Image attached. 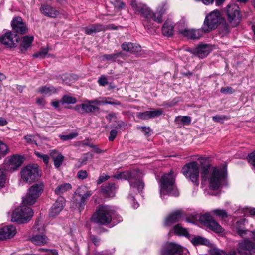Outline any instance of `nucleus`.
I'll return each instance as SVG.
<instances>
[{
    "instance_id": "9b49d317",
    "label": "nucleus",
    "mask_w": 255,
    "mask_h": 255,
    "mask_svg": "<svg viewBox=\"0 0 255 255\" xmlns=\"http://www.w3.org/2000/svg\"><path fill=\"white\" fill-rule=\"evenodd\" d=\"M21 176L25 182L35 181L39 177L38 166L36 165L26 166L21 170Z\"/></svg>"
},
{
    "instance_id": "49530a36",
    "label": "nucleus",
    "mask_w": 255,
    "mask_h": 255,
    "mask_svg": "<svg viewBox=\"0 0 255 255\" xmlns=\"http://www.w3.org/2000/svg\"><path fill=\"white\" fill-rule=\"evenodd\" d=\"M149 112L150 118H154L161 115L163 111L162 109H158L155 110L149 111Z\"/></svg>"
},
{
    "instance_id": "09e8293b",
    "label": "nucleus",
    "mask_w": 255,
    "mask_h": 255,
    "mask_svg": "<svg viewBox=\"0 0 255 255\" xmlns=\"http://www.w3.org/2000/svg\"><path fill=\"white\" fill-rule=\"evenodd\" d=\"M8 153V148L7 146L0 141V154L3 156L6 155Z\"/></svg>"
},
{
    "instance_id": "1a4fd4ad",
    "label": "nucleus",
    "mask_w": 255,
    "mask_h": 255,
    "mask_svg": "<svg viewBox=\"0 0 255 255\" xmlns=\"http://www.w3.org/2000/svg\"><path fill=\"white\" fill-rule=\"evenodd\" d=\"M221 19V13L217 10H213L208 14L202 25L204 32H209L217 28Z\"/></svg>"
},
{
    "instance_id": "72a5a7b5",
    "label": "nucleus",
    "mask_w": 255,
    "mask_h": 255,
    "mask_svg": "<svg viewBox=\"0 0 255 255\" xmlns=\"http://www.w3.org/2000/svg\"><path fill=\"white\" fill-rule=\"evenodd\" d=\"M58 89L54 86H42L38 89V92L43 95H51L56 93Z\"/></svg>"
},
{
    "instance_id": "e433bc0d",
    "label": "nucleus",
    "mask_w": 255,
    "mask_h": 255,
    "mask_svg": "<svg viewBox=\"0 0 255 255\" xmlns=\"http://www.w3.org/2000/svg\"><path fill=\"white\" fill-rule=\"evenodd\" d=\"M191 242L194 245H204L207 246H211V243L209 240L200 236L193 238Z\"/></svg>"
},
{
    "instance_id": "a19ab883",
    "label": "nucleus",
    "mask_w": 255,
    "mask_h": 255,
    "mask_svg": "<svg viewBox=\"0 0 255 255\" xmlns=\"http://www.w3.org/2000/svg\"><path fill=\"white\" fill-rule=\"evenodd\" d=\"M49 49L48 48H41L37 52L33 55L34 58H44L48 54Z\"/></svg>"
},
{
    "instance_id": "79ce46f5",
    "label": "nucleus",
    "mask_w": 255,
    "mask_h": 255,
    "mask_svg": "<svg viewBox=\"0 0 255 255\" xmlns=\"http://www.w3.org/2000/svg\"><path fill=\"white\" fill-rule=\"evenodd\" d=\"M212 213L222 219H224L228 217V213L225 210L219 209H215L212 211Z\"/></svg>"
},
{
    "instance_id": "6ab92c4d",
    "label": "nucleus",
    "mask_w": 255,
    "mask_h": 255,
    "mask_svg": "<svg viewBox=\"0 0 255 255\" xmlns=\"http://www.w3.org/2000/svg\"><path fill=\"white\" fill-rule=\"evenodd\" d=\"M130 5L135 14H141L143 16L151 11L146 5L138 2L136 0H132Z\"/></svg>"
},
{
    "instance_id": "de8ad7c7",
    "label": "nucleus",
    "mask_w": 255,
    "mask_h": 255,
    "mask_svg": "<svg viewBox=\"0 0 255 255\" xmlns=\"http://www.w3.org/2000/svg\"><path fill=\"white\" fill-rule=\"evenodd\" d=\"M175 120L181 121L185 125H189L191 122V119L189 116H178L176 118Z\"/></svg>"
},
{
    "instance_id": "8fccbe9b",
    "label": "nucleus",
    "mask_w": 255,
    "mask_h": 255,
    "mask_svg": "<svg viewBox=\"0 0 255 255\" xmlns=\"http://www.w3.org/2000/svg\"><path fill=\"white\" fill-rule=\"evenodd\" d=\"M136 116L142 120H147L150 119L149 111L144 112H138L136 113Z\"/></svg>"
},
{
    "instance_id": "20e7f679",
    "label": "nucleus",
    "mask_w": 255,
    "mask_h": 255,
    "mask_svg": "<svg viewBox=\"0 0 255 255\" xmlns=\"http://www.w3.org/2000/svg\"><path fill=\"white\" fill-rule=\"evenodd\" d=\"M160 192L161 198L165 194L177 196L178 191L175 185V176L172 171L165 174L160 181Z\"/></svg>"
},
{
    "instance_id": "69168bd1",
    "label": "nucleus",
    "mask_w": 255,
    "mask_h": 255,
    "mask_svg": "<svg viewBox=\"0 0 255 255\" xmlns=\"http://www.w3.org/2000/svg\"><path fill=\"white\" fill-rule=\"evenodd\" d=\"M71 76L69 74H64L62 76L63 81L66 84H70L72 81L71 80Z\"/></svg>"
},
{
    "instance_id": "f8f14e48",
    "label": "nucleus",
    "mask_w": 255,
    "mask_h": 255,
    "mask_svg": "<svg viewBox=\"0 0 255 255\" xmlns=\"http://www.w3.org/2000/svg\"><path fill=\"white\" fill-rule=\"evenodd\" d=\"M237 250L240 255H255V244L249 240H243L240 242Z\"/></svg>"
},
{
    "instance_id": "052dcab7",
    "label": "nucleus",
    "mask_w": 255,
    "mask_h": 255,
    "mask_svg": "<svg viewBox=\"0 0 255 255\" xmlns=\"http://www.w3.org/2000/svg\"><path fill=\"white\" fill-rule=\"evenodd\" d=\"M220 91L223 94H232L234 92V90L231 87H226L222 88Z\"/></svg>"
},
{
    "instance_id": "bf43d9fd",
    "label": "nucleus",
    "mask_w": 255,
    "mask_h": 255,
    "mask_svg": "<svg viewBox=\"0 0 255 255\" xmlns=\"http://www.w3.org/2000/svg\"><path fill=\"white\" fill-rule=\"evenodd\" d=\"M87 176V172L86 170H81L77 173L78 178L82 180L86 179Z\"/></svg>"
},
{
    "instance_id": "9d476101",
    "label": "nucleus",
    "mask_w": 255,
    "mask_h": 255,
    "mask_svg": "<svg viewBox=\"0 0 255 255\" xmlns=\"http://www.w3.org/2000/svg\"><path fill=\"white\" fill-rule=\"evenodd\" d=\"M199 221L202 224L216 233H222L224 231V229L208 213L199 216Z\"/></svg>"
},
{
    "instance_id": "338daca9",
    "label": "nucleus",
    "mask_w": 255,
    "mask_h": 255,
    "mask_svg": "<svg viewBox=\"0 0 255 255\" xmlns=\"http://www.w3.org/2000/svg\"><path fill=\"white\" fill-rule=\"evenodd\" d=\"M110 178V176H107V175H102L101 176L99 177L98 181H97V183L98 184H101L102 183H103V182L105 181L106 180H107L108 179H109Z\"/></svg>"
},
{
    "instance_id": "473e14b6",
    "label": "nucleus",
    "mask_w": 255,
    "mask_h": 255,
    "mask_svg": "<svg viewBox=\"0 0 255 255\" xmlns=\"http://www.w3.org/2000/svg\"><path fill=\"white\" fill-rule=\"evenodd\" d=\"M86 34L92 35L105 30V27L101 24H93L84 28Z\"/></svg>"
},
{
    "instance_id": "b1692460",
    "label": "nucleus",
    "mask_w": 255,
    "mask_h": 255,
    "mask_svg": "<svg viewBox=\"0 0 255 255\" xmlns=\"http://www.w3.org/2000/svg\"><path fill=\"white\" fill-rule=\"evenodd\" d=\"M8 169L14 171L17 169L23 163V157L19 155H14L8 160Z\"/></svg>"
},
{
    "instance_id": "412c9836",
    "label": "nucleus",
    "mask_w": 255,
    "mask_h": 255,
    "mask_svg": "<svg viewBox=\"0 0 255 255\" xmlns=\"http://www.w3.org/2000/svg\"><path fill=\"white\" fill-rule=\"evenodd\" d=\"M180 33L188 38L194 40L199 39L203 36L205 32L203 29V26H202L201 29H185L180 31Z\"/></svg>"
},
{
    "instance_id": "58836bf2",
    "label": "nucleus",
    "mask_w": 255,
    "mask_h": 255,
    "mask_svg": "<svg viewBox=\"0 0 255 255\" xmlns=\"http://www.w3.org/2000/svg\"><path fill=\"white\" fill-rule=\"evenodd\" d=\"M173 230L174 233L177 235H182L185 237L189 236V233L186 228L182 227L180 224H177L173 228Z\"/></svg>"
},
{
    "instance_id": "3c124183",
    "label": "nucleus",
    "mask_w": 255,
    "mask_h": 255,
    "mask_svg": "<svg viewBox=\"0 0 255 255\" xmlns=\"http://www.w3.org/2000/svg\"><path fill=\"white\" fill-rule=\"evenodd\" d=\"M135 192H133V191H131V192L130 191L129 198H130V199L133 201V203L132 205V206L133 208L136 209L138 206L139 204L137 202H135L134 201V196L132 195V194H136L137 193H139L142 191V190H140L139 192H137L136 189H135Z\"/></svg>"
},
{
    "instance_id": "7ed1b4c3",
    "label": "nucleus",
    "mask_w": 255,
    "mask_h": 255,
    "mask_svg": "<svg viewBox=\"0 0 255 255\" xmlns=\"http://www.w3.org/2000/svg\"><path fill=\"white\" fill-rule=\"evenodd\" d=\"M140 173L137 170L132 171H124L113 176V177L118 179H125L128 180L130 185V192H135L136 189L137 192L143 190L144 187L142 182Z\"/></svg>"
},
{
    "instance_id": "aec40b11",
    "label": "nucleus",
    "mask_w": 255,
    "mask_h": 255,
    "mask_svg": "<svg viewBox=\"0 0 255 255\" xmlns=\"http://www.w3.org/2000/svg\"><path fill=\"white\" fill-rule=\"evenodd\" d=\"M65 200L63 197H59L50 209L49 215L54 217L59 214L64 208Z\"/></svg>"
},
{
    "instance_id": "4d7b16f0",
    "label": "nucleus",
    "mask_w": 255,
    "mask_h": 255,
    "mask_svg": "<svg viewBox=\"0 0 255 255\" xmlns=\"http://www.w3.org/2000/svg\"><path fill=\"white\" fill-rule=\"evenodd\" d=\"M77 136V133H70L69 135H61L60 136V139L63 140H71Z\"/></svg>"
},
{
    "instance_id": "f03ea898",
    "label": "nucleus",
    "mask_w": 255,
    "mask_h": 255,
    "mask_svg": "<svg viewBox=\"0 0 255 255\" xmlns=\"http://www.w3.org/2000/svg\"><path fill=\"white\" fill-rule=\"evenodd\" d=\"M115 210L113 207L108 205H100L93 215L91 220L99 225H107L114 219Z\"/></svg>"
},
{
    "instance_id": "6e6d98bb",
    "label": "nucleus",
    "mask_w": 255,
    "mask_h": 255,
    "mask_svg": "<svg viewBox=\"0 0 255 255\" xmlns=\"http://www.w3.org/2000/svg\"><path fill=\"white\" fill-rule=\"evenodd\" d=\"M213 120L216 122L222 123L224 120L228 119V118L226 116H219L216 115L212 117Z\"/></svg>"
},
{
    "instance_id": "f704fd0d",
    "label": "nucleus",
    "mask_w": 255,
    "mask_h": 255,
    "mask_svg": "<svg viewBox=\"0 0 255 255\" xmlns=\"http://www.w3.org/2000/svg\"><path fill=\"white\" fill-rule=\"evenodd\" d=\"M72 188V185L70 183H65L58 185L54 190V192L57 195H61Z\"/></svg>"
},
{
    "instance_id": "5fc2aeb1",
    "label": "nucleus",
    "mask_w": 255,
    "mask_h": 255,
    "mask_svg": "<svg viewBox=\"0 0 255 255\" xmlns=\"http://www.w3.org/2000/svg\"><path fill=\"white\" fill-rule=\"evenodd\" d=\"M249 163L254 168H255V151L250 154L248 157Z\"/></svg>"
},
{
    "instance_id": "774afa93",
    "label": "nucleus",
    "mask_w": 255,
    "mask_h": 255,
    "mask_svg": "<svg viewBox=\"0 0 255 255\" xmlns=\"http://www.w3.org/2000/svg\"><path fill=\"white\" fill-rule=\"evenodd\" d=\"M60 104H62V100L61 101L55 100V101H52V102H51V105H52V106L56 109H57L60 107Z\"/></svg>"
},
{
    "instance_id": "e2e57ef3",
    "label": "nucleus",
    "mask_w": 255,
    "mask_h": 255,
    "mask_svg": "<svg viewBox=\"0 0 255 255\" xmlns=\"http://www.w3.org/2000/svg\"><path fill=\"white\" fill-rule=\"evenodd\" d=\"M118 132L115 129H113L110 131V135L108 137L109 140L110 141H113L117 135Z\"/></svg>"
},
{
    "instance_id": "603ef678",
    "label": "nucleus",
    "mask_w": 255,
    "mask_h": 255,
    "mask_svg": "<svg viewBox=\"0 0 255 255\" xmlns=\"http://www.w3.org/2000/svg\"><path fill=\"white\" fill-rule=\"evenodd\" d=\"M35 138V136L31 134L26 135L24 137V139L26 141L27 143L36 145L37 144Z\"/></svg>"
},
{
    "instance_id": "37998d69",
    "label": "nucleus",
    "mask_w": 255,
    "mask_h": 255,
    "mask_svg": "<svg viewBox=\"0 0 255 255\" xmlns=\"http://www.w3.org/2000/svg\"><path fill=\"white\" fill-rule=\"evenodd\" d=\"M76 102L75 98L68 95H64L62 99V104H74Z\"/></svg>"
},
{
    "instance_id": "39448f33",
    "label": "nucleus",
    "mask_w": 255,
    "mask_h": 255,
    "mask_svg": "<svg viewBox=\"0 0 255 255\" xmlns=\"http://www.w3.org/2000/svg\"><path fill=\"white\" fill-rule=\"evenodd\" d=\"M30 241L38 246H43L48 243V238L45 235L44 225L40 219H37L34 225L33 236Z\"/></svg>"
},
{
    "instance_id": "dca6fc26",
    "label": "nucleus",
    "mask_w": 255,
    "mask_h": 255,
    "mask_svg": "<svg viewBox=\"0 0 255 255\" xmlns=\"http://www.w3.org/2000/svg\"><path fill=\"white\" fill-rule=\"evenodd\" d=\"M143 17L144 19L143 20L142 23L145 28L150 32H154L158 26L155 24L157 22L155 20V16L153 14V12L151 11Z\"/></svg>"
},
{
    "instance_id": "0eeeda50",
    "label": "nucleus",
    "mask_w": 255,
    "mask_h": 255,
    "mask_svg": "<svg viewBox=\"0 0 255 255\" xmlns=\"http://www.w3.org/2000/svg\"><path fill=\"white\" fill-rule=\"evenodd\" d=\"M24 204L16 208L12 212L11 221L25 223L29 221L33 215L32 209Z\"/></svg>"
},
{
    "instance_id": "f257e3e1",
    "label": "nucleus",
    "mask_w": 255,
    "mask_h": 255,
    "mask_svg": "<svg viewBox=\"0 0 255 255\" xmlns=\"http://www.w3.org/2000/svg\"><path fill=\"white\" fill-rule=\"evenodd\" d=\"M202 181L207 182L212 190H218L225 184L227 177L226 168L212 167L207 158H198L197 161L186 164L182 169L183 174L196 185L199 184V168Z\"/></svg>"
},
{
    "instance_id": "680f3d73",
    "label": "nucleus",
    "mask_w": 255,
    "mask_h": 255,
    "mask_svg": "<svg viewBox=\"0 0 255 255\" xmlns=\"http://www.w3.org/2000/svg\"><path fill=\"white\" fill-rule=\"evenodd\" d=\"M137 129L138 130H140L142 132H143L145 135H148L150 131V129L149 127H146L145 126H138L137 127Z\"/></svg>"
},
{
    "instance_id": "4468645a",
    "label": "nucleus",
    "mask_w": 255,
    "mask_h": 255,
    "mask_svg": "<svg viewBox=\"0 0 255 255\" xmlns=\"http://www.w3.org/2000/svg\"><path fill=\"white\" fill-rule=\"evenodd\" d=\"M245 218H242L236 222L235 225V229L237 233L242 238H246L248 235L252 236L253 239L255 241V230L253 231H250L245 230L244 226L245 224Z\"/></svg>"
},
{
    "instance_id": "4be33fe9",
    "label": "nucleus",
    "mask_w": 255,
    "mask_h": 255,
    "mask_svg": "<svg viewBox=\"0 0 255 255\" xmlns=\"http://www.w3.org/2000/svg\"><path fill=\"white\" fill-rule=\"evenodd\" d=\"M74 109L80 113H91L99 110V107L88 102L86 100L85 103L77 105L75 106Z\"/></svg>"
},
{
    "instance_id": "2eb2a0df",
    "label": "nucleus",
    "mask_w": 255,
    "mask_h": 255,
    "mask_svg": "<svg viewBox=\"0 0 255 255\" xmlns=\"http://www.w3.org/2000/svg\"><path fill=\"white\" fill-rule=\"evenodd\" d=\"M182 253L183 250L181 246L174 243H167L163 247L161 255H180Z\"/></svg>"
},
{
    "instance_id": "f3484780",
    "label": "nucleus",
    "mask_w": 255,
    "mask_h": 255,
    "mask_svg": "<svg viewBox=\"0 0 255 255\" xmlns=\"http://www.w3.org/2000/svg\"><path fill=\"white\" fill-rule=\"evenodd\" d=\"M18 37L11 32H8L0 37V41L7 47H12L16 46Z\"/></svg>"
},
{
    "instance_id": "bb28decb",
    "label": "nucleus",
    "mask_w": 255,
    "mask_h": 255,
    "mask_svg": "<svg viewBox=\"0 0 255 255\" xmlns=\"http://www.w3.org/2000/svg\"><path fill=\"white\" fill-rule=\"evenodd\" d=\"M210 52V48L207 44L198 46L194 50V53L200 58L206 57Z\"/></svg>"
},
{
    "instance_id": "864d4df0",
    "label": "nucleus",
    "mask_w": 255,
    "mask_h": 255,
    "mask_svg": "<svg viewBox=\"0 0 255 255\" xmlns=\"http://www.w3.org/2000/svg\"><path fill=\"white\" fill-rule=\"evenodd\" d=\"M104 103L112 105H121V103L115 100H112L110 98L107 97L104 98Z\"/></svg>"
},
{
    "instance_id": "a878e982",
    "label": "nucleus",
    "mask_w": 255,
    "mask_h": 255,
    "mask_svg": "<svg viewBox=\"0 0 255 255\" xmlns=\"http://www.w3.org/2000/svg\"><path fill=\"white\" fill-rule=\"evenodd\" d=\"M182 213L180 211H177L169 214L165 220V225L170 226L173 223L179 222L182 218Z\"/></svg>"
},
{
    "instance_id": "6e6552de",
    "label": "nucleus",
    "mask_w": 255,
    "mask_h": 255,
    "mask_svg": "<svg viewBox=\"0 0 255 255\" xmlns=\"http://www.w3.org/2000/svg\"><path fill=\"white\" fill-rule=\"evenodd\" d=\"M43 188L44 185L41 183L31 186L29 188L27 195L23 198V204L29 205L34 204L43 192Z\"/></svg>"
},
{
    "instance_id": "ea45409f",
    "label": "nucleus",
    "mask_w": 255,
    "mask_h": 255,
    "mask_svg": "<svg viewBox=\"0 0 255 255\" xmlns=\"http://www.w3.org/2000/svg\"><path fill=\"white\" fill-rule=\"evenodd\" d=\"M122 53L121 52L117 53H114L112 54H109V55H104L102 56L100 58L101 60L104 61V60H108V61H115V60L120 57Z\"/></svg>"
},
{
    "instance_id": "423d86ee",
    "label": "nucleus",
    "mask_w": 255,
    "mask_h": 255,
    "mask_svg": "<svg viewBox=\"0 0 255 255\" xmlns=\"http://www.w3.org/2000/svg\"><path fill=\"white\" fill-rule=\"evenodd\" d=\"M85 187H79L75 191L72 199V206L78 208L79 212L84 209L88 198L92 195L91 191L85 192Z\"/></svg>"
},
{
    "instance_id": "a211bd4d",
    "label": "nucleus",
    "mask_w": 255,
    "mask_h": 255,
    "mask_svg": "<svg viewBox=\"0 0 255 255\" xmlns=\"http://www.w3.org/2000/svg\"><path fill=\"white\" fill-rule=\"evenodd\" d=\"M13 30L17 33L23 34L27 31L26 25L20 17H15L11 22Z\"/></svg>"
},
{
    "instance_id": "0e129e2a",
    "label": "nucleus",
    "mask_w": 255,
    "mask_h": 255,
    "mask_svg": "<svg viewBox=\"0 0 255 255\" xmlns=\"http://www.w3.org/2000/svg\"><path fill=\"white\" fill-rule=\"evenodd\" d=\"M88 102L89 103L92 104V105H95V106L105 104L104 103V98H103V100H100L98 99H95L93 100H88Z\"/></svg>"
},
{
    "instance_id": "ddd939ff",
    "label": "nucleus",
    "mask_w": 255,
    "mask_h": 255,
    "mask_svg": "<svg viewBox=\"0 0 255 255\" xmlns=\"http://www.w3.org/2000/svg\"><path fill=\"white\" fill-rule=\"evenodd\" d=\"M226 11L230 23L233 27L237 26L240 23L241 18L238 6L235 4H229Z\"/></svg>"
},
{
    "instance_id": "5701e85b",
    "label": "nucleus",
    "mask_w": 255,
    "mask_h": 255,
    "mask_svg": "<svg viewBox=\"0 0 255 255\" xmlns=\"http://www.w3.org/2000/svg\"><path fill=\"white\" fill-rule=\"evenodd\" d=\"M16 233V228L13 225H8L0 229V240L10 239Z\"/></svg>"
},
{
    "instance_id": "a18cd8bd",
    "label": "nucleus",
    "mask_w": 255,
    "mask_h": 255,
    "mask_svg": "<svg viewBox=\"0 0 255 255\" xmlns=\"http://www.w3.org/2000/svg\"><path fill=\"white\" fill-rule=\"evenodd\" d=\"M35 154L37 157L42 159L43 161L46 165L48 164L49 157L47 155L42 154L39 152H35Z\"/></svg>"
},
{
    "instance_id": "4c0bfd02",
    "label": "nucleus",
    "mask_w": 255,
    "mask_h": 255,
    "mask_svg": "<svg viewBox=\"0 0 255 255\" xmlns=\"http://www.w3.org/2000/svg\"><path fill=\"white\" fill-rule=\"evenodd\" d=\"M6 180V170L4 168L0 167V190L5 187Z\"/></svg>"
},
{
    "instance_id": "c85d7f7f",
    "label": "nucleus",
    "mask_w": 255,
    "mask_h": 255,
    "mask_svg": "<svg viewBox=\"0 0 255 255\" xmlns=\"http://www.w3.org/2000/svg\"><path fill=\"white\" fill-rule=\"evenodd\" d=\"M40 11L44 15L51 18H55L59 15V12L55 8L48 5H42Z\"/></svg>"
},
{
    "instance_id": "13d9d810",
    "label": "nucleus",
    "mask_w": 255,
    "mask_h": 255,
    "mask_svg": "<svg viewBox=\"0 0 255 255\" xmlns=\"http://www.w3.org/2000/svg\"><path fill=\"white\" fill-rule=\"evenodd\" d=\"M98 83H99V85L105 86L108 84V80L105 76L102 75L99 77L98 80Z\"/></svg>"
},
{
    "instance_id": "7c9ffc66",
    "label": "nucleus",
    "mask_w": 255,
    "mask_h": 255,
    "mask_svg": "<svg viewBox=\"0 0 255 255\" xmlns=\"http://www.w3.org/2000/svg\"><path fill=\"white\" fill-rule=\"evenodd\" d=\"M162 32L164 35L170 37L174 32V25L173 23L169 20L166 21L162 28Z\"/></svg>"
},
{
    "instance_id": "c756f323",
    "label": "nucleus",
    "mask_w": 255,
    "mask_h": 255,
    "mask_svg": "<svg viewBox=\"0 0 255 255\" xmlns=\"http://www.w3.org/2000/svg\"><path fill=\"white\" fill-rule=\"evenodd\" d=\"M116 187L114 184H108L102 186L101 190L104 194L109 197L115 196Z\"/></svg>"
},
{
    "instance_id": "cd10ccee",
    "label": "nucleus",
    "mask_w": 255,
    "mask_h": 255,
    "mask_svg": "<svg viewBox=\"0 0 255 255\" xmlns=\"http://www.w3.org/2000/svg\"><path fill=\"white\" fill-rule=\"evenodd\" d=\"M50 156L54 161L55 168H58L61 166L64 159V157L61 153L55 150L50 151Z\"/></svg>"
},
{
    "instance_id": "c9c22d12",
    "label": "nucleus",
    "mask_w": 255,
    "mask_h": 255,
    "mask_svg": "<svg viewBox=\"0 0 255 255\" xmlns=\"http://www.w3.org/2000/svg\"><path fill=\"white\" fill-rule=\"evenodd\" d=\"M33 36H25L23 37L20 46L22 50H26L31 45L33 41Z\"/></svg>"
},
{
    "instance_id": "c03bdc74",
    "label": "nucleus",
    "mask_w": 255,
    "mask_h": 255,
    "mask_svg": "<svg viewBox=\"0 0 255 255\" xmlns=\"http://www.w3.org/2000/svg\"><path fill=\"white\" fill-rule=\"evenodd\" d=\"M212 255H236V254L234 251L226 253L222 250H215L212 253Z\"/></svg>"
},
{
    "instance_id": "2f4dec72",
    "label": "nucleus",
    "mask_w": 255,
    "mask_h": 255,
    "mask_svg": "<svg viewBox=\"0 0 255 255\" xmlns=\"http://www.w3.org/2000/svg\"><path fill=\"white\" fill-rule=\"evenodd\" d=\"M122 48L124 51L131 53L138 52L141 50V47L138 45H134L131 42H124L122 44Z\"/></svg>"
},
{
    "instance_id": "393cba45",
    "label": "nucleus",
    "mask_w": 255,
    "mask_h": 255,
    "mask_svg": "<svg viewBox=\"0 0 255 255\" xmlns=\"http://www.w3.org/2000/svg\"><path fill=\"white\" fill-rule=\"evenodd\" d=\"M168 8V5L166 2H163L157 7L156 12H153L155 16V20L158 24L161 23L163 21L162 16Z\"/></svg>"
}]
</instances>
